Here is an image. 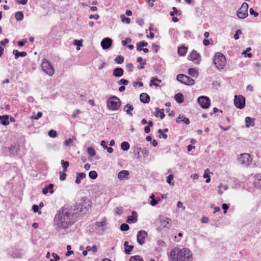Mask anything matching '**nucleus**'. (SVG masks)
Instances as JSON below:
<instances>
[{"instance_id": "nucleus-28", "label": "nucleus", "mask_w": 261, "mask_h": 261, "mask_svg": "<svg viewBox=\"0 0 261 261\" xmlns=\"http://www.w3.org/2000/svg\"><path fill=\"white\" fill-rule=\"evenodd\" d=\"M155 115L156 117H160L161 119H163L165 117L164 109H160L159 108H156Z\"/></svg>"}, {"instance_id": "nucleus-15", "label": "nucleus", "mask_w": 261, "mask_h": 261, "mask_svg": "<svg viewBox=\"0 0 261 261\" xmlns=\"http://www.w3.org/2000/svg\"><path fill=\"white\" fill-rule=\"evenodd\" d=\"M137 217L138 215L137 213L135 211L132 212V216H128L127 217L126 222L128 223H135L137 222Z\"/></svg>"}, {"instance_id": "nucleus-5", "label": "nucleus", "mask_w": 261, "mask_h": 261, "mask_svg": "<svg viewBox=\"0 0 261 261\" xmlns=\"http://www.w3.org/2000/svg\"><path fill=\"white\" fill-rule=\"evenodd\" d=\"M41 68L47 74L52 76L54 73V68L46 59H43L41 64Z\"/></svg>"}, {"instance_id": "nucleus-42", "label": "nucleus", "mask_w": 261, "mask_h": 261, "mask_svg": "<svg viewBox=\"0 0 261 261\" xmlns=\"http://www.w3.org/2000/svg\"><path fill=\"white\" fill-rule=\"evenodd\" d=\"M89 176L91 178H92L93 179H94L97 178V173L95 171H91L89 173Z\"/></svg>"}, {"instance_id": "nucleus-14", "label": "nucleus", "mask_w": 261, "mask_h": 261, "mask_svg": "<svg viewBox=\"0 0 261 261\" xmlns=\"http://www.w3.org/2000/svg\"><path fill=\"white\" fill-rule=\"evenodd\" d=\"M112 40L110 38H106L101 41V46L103 49L110 47L112 45Z\"/></svg>"}, {"instance_id": "nucleus-7", "label": "nucleus", "mask_w": 261, "mask_h": 261, "mask_svg": "<svg viewBox=\"0 0 261 261\" xmlns=\"http://www.w3.org/2000/svg\"><path fill=\"white\" fill-rule=\"evenodd\" d=\"M248 5L243 3L241 7L237 11V15L240 19H244L248 16Z\"/></svg>"}, {"instance_id": "nucleus-19", "label": "nucleus", "mask_w": 261, "mask_h": 261, "mask_svg": "<svg viewBox=\"0 0 261 261\" xmlns=\"http://www.w3.org/2000/svg\"><path fill=\"white\" fill-rule=\"evenodd\" d=\"M245 126L246 127L253 126L255 125L254 119L250 117H246L245 119Z\"/></svg>"}, {"instance_id": "nucleus-4", "label": "nucleus", "mask_w": 261, "mask_h": 261, "mask_svg": "<svg viewBox=\"0 0 261 261\" xmlns=\"http://www.w3.org/2000/svg\"><path fill=\"white\" fill-rule=\"evenodd\" d=\"M107 106L111 110H117L120 106V100L117 97L113 96L108 99Z\"/></svg>"}, {"instance_id": "nucleus-43", "label": "nucleus", "mask_w": 261, "mask_h": 261, "mask_svg": "<svg viewBox=\"0 0 261 261\" xmlns=\"http://www.w3.org/2000/svg\"><path fill=\"white\" fill-rule=\"evenodd\" d=\"M88 153L91 156H94L95 155V151L92 147H89L87 150Z\"/></svg>"}, {"instance_id": "nucleus-18", "label": "nucleus", "mask_w": 261, "mask_h": 261, "mask_svg": "<svg viewBox=\"0 0 261 261\" xmlns=\"http://www.w3.org/2000/svg\"><path fill=\"white\" fill-rule=\"evenodd\" d=\"M53 187H54V185L53 184H50L46 186L42 189V193L44 194H46L48 192L50 193V194H53L54 193Z\"/></svg>"}, {"instance_id": "nucleus-30", "label": "nucleus", "mask_w": 261, "mask_h": 261, "mask_svg": "<svg viewBox=\"0 0 261 261\" xmlns=\"http://www.w3.org/2000/svg\"><path fill=\"white\" fill-rule=\"evenodd\" d=\"M175 99L178 103H181L184 101V96L181 93H178L175 95Z\"/></svg>"}, {"instance_id": "nucleus-62", "label": "nucleus", "mask_w": 261, "mask_h": 261, "mask_svg": "<svg viewBox=\"0 0 261 261\" xmlns=\"http://www.w3.org/2000/svg\"><path fill=\"white\" fill-rule=\"evenodd\" d=\"M218 189L222 188L224 191H226L228 189V186L226 185H223L222 184H220L218 187Z\"/></svg>"}, {"instance_id": "nucleus-55", "label": "nucleus", "mask_w": 261, "mask_h": 261, "mask_svg": "<svg viewBox=\"0 0 261 261\" xmlns=\"http://www.w3.org/2000/svg\"><path fill=\"white\" fill-rule=\"evenodd\" d=\"M131 42V39L129 38H126L125 40H122L121 43L123 46H125L127 43Z\"/></svg>"}, {"instance_id": "nucleus-13", "label": "nucleus", "mask_w": 261, "mask_h": 261, "mask_svg": "<svg viewBox=\"0 0 261 261\" xmlns=\"http://www.w3.org/2000/svg\"><path fill=\"white\" fill-rule=\"evenodd\" d=\"M200 58V55L195 50H192L188 57L189 60L194 62L196 64L199 62Z\"/></svg>"}, {"instance_id": "nucleus-56", "label": "nucleus", "mask_w": 261, "mask_h": 261, "mask_svg": "<svg viewBox=\"0 0 261 261\" xmlns=\"http://www.w3.org/2000/svg\"><path fill=\"white\" fill-rule=\"evenodd\" d=\"M172 10H173V11H171L170 12V15L171 16H173L175 14H177L178 13V11L177 9L175 7H173L172 8Z\"/></svg>"}, {"instance_id": "nucleus-40", "label": "nucleus", "mask_w": 261, "mask_h": 261, "mask_svg": "<svg viewBox=\"0 0 261 261\" xmlns=\"http://www.w3.org/2000/svg\"><path fill=\"white\" fill-rule=\"evenodd\" d=\"M120 18L121 19V21L123 22H125L127 24H129L130 22V19L129 18L126 17L124 14H121L120 15Z\"/></svg>"}, {"instance_id": "nucleus-25", "label": "nucleus", "mask_w": 261, "mask_h": 261, "mask_svg": "<svg viewBox=\"0 0 261 261\" xmlns=\"http://www.w3.org/2000/svg\"><path fill=\"white\" fill-rule=\"evenodd\" d=\"M13 54L14 55L15 59H17L19 57H24L27 55L25 51L19 52L18 50L16 49H15L13 51Z\"/></svg>"}, {"instance_id": "nucleus-41", "label": "nucleus", "mask_w": 261, "mask_h": 261, "mask_svg": "<svg viewBox=\"0 0 261 261\" xmlns=\"http://www.w3.org/2000/svg\"><path fill=\"white\" fill-rule=\"evenodd\" d=\"M129 261H143V260L139 255H135L130 258Z\"/></svg>"}, {"instance_id": "nucleus-17", "label": "nucleus", "mask_w": 261, "mask_h": 261, "mask_svg": "<svg viewBox=\"0 0 261 261\" xmlns=\"http://www.w3.org/2000/svg\"><path fill=\"white\" fill-rule=\"evenodd\" d=\"M129 172L127 170H122L120 171L118 174V178L120 180L123 179H128Z\"/></svg>"}, {"instance_id": "nucleus-51", "label": "nucleus", "mask_w": 261, "mask_h": 261, "mask_svg": "<svg viewBox=\"0 0 261 261\" xmlns=\"http://www.w3.org/2000/svg\"><path fill=\"white\" fill-rule=\"evenodd\" d=\"M51 255L54 258H51L50 261H58L60 259V257L55 253H53Z\"/></svg>"}, {"instance_id": "nucleus-26", "label": "nucleus", "mask_w": 261, "mask_h": 261, "mask_svg": "<svg viewBox=\"0 0 261 261\" xmlns=\"http://www.w3.org/2000/svg\"><path fill=\"white\" fill-rule=\"evenodd\" d=\"M134 110V107L132 105L127 103L124 108V111L127 114L130 116H133L132 111Z\"/></svg>"}, {"instance_id": "nucleus-36", "label": "nucleus", "mask_w": 261, "mask_h": 261, "mask_svg": "<svg viewBox=\"0 0 261 261\" xmlns=\"http://www.w3.org/2000/svg\"><path fill=\"white\" fill-rule=\"evenodd\" d=\"M158 82L159 83H161V81L159 79H158L157 77H153L151 78V80H150V86H151L152 85H153L154 86L157 87L158 86V84L154 83V82Z\"/></svg>"}, {"instance_id": "nucleus-52", "label": "nucleus", "mask_w": 261, "mask_h": 261, "mask_svg": "<svg viewBox=\"0 0 261 261\" xmlns=\"http://www.w3.org/2000/svg\"><path fill=\"white\" fill-rule=\"evenodd\" d=\"M66 177V172H64V171L62 172H60V179L61 180H64L65 179Z\"/></svg>"}, {"instance_id": "nucleus-8", "label": "nucleus", "mask_w": 261, "mask_h": 261, "mask_svg": "<svg viewBox=\"0 0 261 261\" xmlns=\"http://www.w3.org/2000/svg\"><path fill=\"white\" fill-rule=\"evenodd\" d=\"M176 79L178 81L187 85H193L195 83L193 79L182 74H178Z\"/></svg>"}, {"instance_id": "nucleus-11", "label": "nucleus", "mask_w": 261, "mask_h": 261, "mask_svg": "<svg viewBox=\"0 0 261 261\" xmlns=\"http://www.w3.org/2000/svg\"><path fill=\"white\" fill-rule=\"evenodd\" d=\"M159 221L161 225L165 228L169 229L171 227V220L170 218L160 216L159 217Z\"/></svg>"}, {"instance_id": "nucleus-46", "label": "nucleus", "mask_w": 261, "mask_h": 261, "mask_svg": "<svg viewBox=\"0 0 261 261\" xmlns=\"http://www.w3.org/2000/svg\"><path fill=\"white\" fill-rule=\"evenodd\" d=\"M242 32L241 30H238L236 31L235 34L233 36V38L235 40H238L240 38L239 35L242 34Z\"/></svg>"}, {"instance_id": "nucleus-45", "label": "nucleus", "mask_w": 261, "mask_h": 261, "mask_svg": "<svg viewBox=\"0 0 261 261\" xmlns=\"http://www.w3.org/2000/svg\"><path fill=\"white\" fill-rule=\"evenodd\" d=\"M48 135L50 138H54L57 137V132L52 129L48 132Z\"/></svg>"}, {"instance_id": "nucleus-39", "label": "nucleus", "mask_w": 261, "mask_h": 261, "mask_svg": "<svg viewBox=\"0 0 261 261\" xmlns=\"http://www.w3.org/2000/svg\"><path fill=\"white\" fill-rule=\"evenodd\" d=\"M61 163L63 167L64 172H66L67 171V168L69 166V162L68 161H65L64 160H61Z\"/></svg>"}, {"instance_id": "nucleus-38", "label": "nucleus", "mask_w": 261, "mask_h": 261, "mask_svg": "<svg viewBox=\"0 0 261 261\" xmlns=\"http://www.w3.org/2000/svg\"><path fill=\"white\" fill-rule=\"evenodd\" d=\"M173 177H174L173 175L170 174L167 176V179H166V182L171 186H173L174 184V182H172V180H173Z\"/></svg>"}, {"instance_id": "nucleus-2", "label": "nucleus", "mask_w": 261, "mask_h": 261, "mask_svg": "<svg viewBox=\"0 0 261 261\" xmlns=\"http://www.w3.org/2000/svg\"><path fill=\"white\" fill-rule=\"evenodd\" d=\"M169 259L171 261H193V256L189 248L175 247L170 251Z\"/></svg>"}, {"instance_id": "nucleus-31", "label": "nucleus", "mask_w": 261, "mask_h": 261, "mask_svg": "<svg viewBox=\"0 0 261 261\" xmlns=\"http://www.w3.org/2000/svg\"><path fill=\"white\" fill-rule=\"evenodd\" d=\"M15 17L17 21H20L23 20L24 15L22 12L18 11L15 13Z\"/></svg>"}, {"instance_id": "nucleus-34", "label": "nucleus", "mask_w": 261, "mask_h": 261, "mask_svg": "<svg viewBox=\"0 0 261 261\" xmlns=\"http://www.w3.org/2000/svg\"><path fill=\"white\" fill-rule=\"evenodd\" d=\"M209 170L208 169H206L204 171V173L203 174V178H206L205 182L206 183H209L211 181V178L208 174Z\"/></svg>"}, {"instance_id": "nucleus-44", "label": "nucleus", "mask_w": 261, "mask_h": 261, "mask_svg": "<svg viewBox=\"0 0 261 261\" xmlns=\"http://www.w3.org/2000/svg\"><path fill=\"white\" fill-rule=\"evenodd\" d=\"M124 58L122 56H117L115 59V61L118 64H121L123 62Z\"/></svg>"}, {"instance_id": "nucleus-47", "label": "nucleus", "mask_w": 261, "mask_h": 261, "mask_svg": "<svg viewBox=\"0 0 261 261\" xmlns=\"http://www.w3.org/2000/svg\"><path fill=\"white\" fill-rule=\"evenodd\" d=\"M88 251H92L93 252H96L97 248L96 245H93L92 247L90 246H87L86 248Z\"/></svg>"}, {"instance_id": "nucleus-24", "label": "nucleus", "mask_w": 261, "mask_h": 261, "mask_svg": "<svg viewBox=\"0 0 261 261\" xmlns=\"http://www.w3.org/2000/svg\"><path fill=\"white\" fill-rule=\"evenodd\" d=\"M124 246L125 248L124 250L125 254H130V252L133 250V249L134 248V246L133 245H129L128 242L127 241L124 242Z\"/></svg>"}, {"instance_id": "nucleus-49", "label": "nucleus", "mask_w": 261, "mask_h": 261, "mask_svg": "<svg viewBox=\"0 0 261 261\" xmlns=\"http://www.w3.org/2000/svg\"><path fill=\"white\" fill-rule=\"evenodd\" d=\"M126 68L127 69V71H129V72H132L133 71V69H134V66L133 65L130 63H127L126 64Z\"/></svg>"}, {"instance_id": "nucleus-12", "label": "nucleus", "mask_w": 261, "mask_h": 261, "mask_svg": "<svg viewBox=\"0 0 261 261\" xmlns=\"http://www.w3.org/2000/svg\"><path fill=\"white\" fill-rule=\"evenodd\" d=\"M147 237V232L145 230H140L138 232L137 235V240L138 243L142 245L145 242V239Z\"/></svg>"}, {"instance_id": "nucleus-6", "label": "nucleus", "mask_w": 261, "mask_h": 261, "mask_svg": "<svg viewBox=\"0 0 261 261\" xmlns=\"http://www.w3.org/2000/svg\"><path fill=\"white\" fill-rule=\"evenodd\" d=\"M239 162L243 167H247L252 162V158L248 153H243L238 159Z\"/></svg>"}, {"instance_id": "nucleus-23", "label": "nucleus", "mask_w": 261, "mask_h": 261, "mask_svg": "<svg viewBox=\"0 0 261 261\" xmlns=\"http://www.w3.org/2000/svg\"><path fill=\"white\" fill-rule=\"evenodd\" d=\"M86 176V175L84 173H76V177L75 179V183L77 184H79L81 183L82 179L85 178Z\"/></svg>"}, {"instance_id": "nucleus-10", "label": "nucleus", "mask_w": 261, "mask_h": 261, "mask_svg": "<svg viewBox=\"0 0 261 261\" xmlns=\"http://www.w3.org/2000/svg\"><path fill=\"white\" fill-rule=\"evenodd\" d=\"M197 102L203 109H207L210 106V99L205 96H201L197 99Z\"/></svg>"}, {"instance_id": "nucleus-35", "label": "nucleus", "mask_w": 261, "mask_h": 261, "mask_svg": "<svg viewBox=\"0 0 261 261\" xmlns=\"http://www.w3.org/2000/svg\"><path fill=\"white\" fill-rule=\"evenodd\" d=\"M82 40H74L73 42V44L76 46V49L80 50V47L82 46Z\"/></svg>"}, {"instance_id": "nucleus-58", "label": "nucleus", "mask_w": 261, "mask_h": 261, "mask_svg": "<svg viewBox=\"0 0 261 261\" xmlns=\"http://www.w3.org/2000/svg\"><path fill=\"white\" fill-rule=\"evenodd\" d=\"M42 116V113L41 112H39L37 113V115L34 117H32V119L38 120L40 118H41Z\"/></svg>"}, {"instance_id": "nucleus-54", "label": "nucleus", "mask_w": 261, "mask_h": 261, "mask_svg": "<svg viewBox=\"0 0 261 261\" xmlns=\"http://www.w3.org/2000/svg\"><path fill=\"white\" fill-rule=\"evenodd\" d=\"M160 47L159 46L153 44L152 45L151 49L152 50L154 53H157L158 50L159 49Z\"/></svg>"}, {"instance_id": "nucleus-22", "label": "nucleus", "mask_w": 261, "mask_h": 261, "mask_svg": "<svg viewBox=\"0 0 261 261\" xmlns=\"http://www.w3.org/2000/svg\"><path fill=\"white\" fill-rule=\"evenodd\" d=\"M0 121L3 125L7 126L9 125V116L8 115L0 116Z\"/></svg>"}, {"instance_id": "nucleus-32", "label": "nucleus", "mask_w": 261, "mask_h": 261, "mask_svg": "<svg viewBox=\"0 0 261 261\" xmlns=\"http://www.w3.org/2000/svg\"><path fill=\"white\" fill-rule=\"evenodd\" d=\"M188 74L193 77H196L198 75V72L196 69L190 68L188 69Z\"/></svg>"}, {"instance_id": "nucleus-20", "label": "nucleus", "mask_w": 261, "mask_h": 261, "mask_svg": "<svg viewBox=\"0 0 261 261\" xmlns=\"http://www.w3.org/2000/svg\"><path fill=\"white\" fill-rule=\"evenodd\" d=\"M176 122L177 123H180V122H183L184 123L186 124H189L190 123V120L188 118L184 117L183 115H179L178 118H177Z\"/></svg>"}, {"instance_id": "nucleus-60", "label": "nucleus", "mask_w": 261, "mask_h": 261, "mask_svg": "<svg viewBox=\"0 0 261 261\" xmlns=\"http://www.w3.org/2000/svg\"><path fill=\"white\" fill-rule=\"evenodd\" d=\"M159 200H160V199H159L158 200H156L155 199H152L150 201V204L151 206H154L158 203V202Z\"/></svg>"}, {"instance_id": "nucleus-29", "label": "nucleus", "mask_w": 261, "mask_h": 261, "mask_svg": "<svg viewBox=\"0 0 261 261\" xmlns=\"http://www.w3.org/2000/svg\"><path fill=\"white\" fill-rule=\"evenodd\" d=\"M178 54L181 56H184L186 55L187 51V48L185 46H181L178 48Z\"/></svg>"}, {"instance_id": "nucleus-53", "label": "nucleus", "mask_w": 261, "mask_h": 261, "mask_svg": "<svg viewBox=\"0 0 261 261\" xmlns=\"http://www.w3.org/2000/svg\"><path fill=\"white\" fill-rule=\"evenodd\" d=\"M249 13L250 15H253L255 17L258 16V13L257 12L255 11L252 8H250L249 9Z\"/></svg>"}, {"instance_id": "nucleus-3", "label": "nucleus", "mask_w": 261, "mask_h": 261, "mask_svg": "<svg viewBox=\"0 0 261 261\" xmlns=\"http://www.w3.org/2000/svg\"><path fill=\"white\" fill-rule=\"evenodd\" d=\"M213 63L218 70H222L226 65V58L224 55L218 52L213 57Z\"/></svg>"}, {"instance_id": "nucleus-50", "label": "nucleus", "mask_w": 261, "mask_h": 261, "mask_svg": "<svg viewBox=\"0 0 261 261\" xmlns=\"http://www.w3.org/2000/svg\"><path fill=\"white\" fill-rule=\"evenodd\" d=\"M81 113V111L80 109H76L75 112L72 114V117L74 119L77 117V115Z\"/></svg>"}, {"instance_id": "nucleus-57", "label": "nucleus", "mask_w": 261, "mask_h": 261, "mask_svg": "<svg viewBox=\"0 0 261 261\" xmlns=\"http://www.w3.org/2000/svg\"><path fill=\"white\" fill-rule=\"evenodd\" d=\"M119 85H126L128 84V82L127 80H125V79H121L119 82Z\"/></svg>"}, {"instance_id": "nucleus-59", "label": "nucleus", "mask_w": 261, "mask_h": 261, "mask_svg": "<svg viewBox=\"0 0 261 261\" xmlns=\"http://www.w3.org/2000/svg\"><path fill=\"white\" fill-rule=\"evenodd\" d=\"M39 206L34 204L32 206V210L35 213L38 212L39 214H41V212H39Z\"/></svg>"}, {"instance_id": "nucleus-33", "label": "nucleus", "mask_w": 261, "mask_h": 261, "mask_svg": "<svg viewBox=\"0 0 261 261\" xmlns=\"http://www.w3.org/2000/svg\"><path fill=\"white\" fill-rule=\"evenodd\" d=\"M129 144L127 142H123L121 144V148L124 151L128 150L129 148Z\"/></svg>"}, {"instance_id": "nucleus-64", "label": "nucleus", "mask_w": 261, "mask_h": 261, "mask_svg": "<svg viewBox=\"0 0 261 261\" xmlns=\"http://www.w3.org/2000/svg\"><path fill=\"white\" fill-rule=\"evenodd\" d=\"M123 209L122 207H117L116 208V213L118 215H121L122 213Z\"/></svg>"}, {"instance_id": "nucleus-21", "label": "nucleus", "mask_w": 261, "mask_h": 261, "mask_svg": "<svg viewBox=\"0 0 261 261\" xmlns=\"http://www.w3.org/2000/svg\"><path fill=\"white\" fill-rule=\"evenodd\" d=\"M140 99L142 102L148 103L150 100V97L147 94L143 93L140 94Z\"/></svg>"}, {"instance_id": "nucleus-63", "label": "nucleus", "mask_w": 261, "mask_h": 261, "mask_svg": "<svg viewBox=\"0 0 261 261\" xmlns=\"http://www.w3.org/2000/svg\"><path fill=\"white\" fill-rule=\"evenodd\" d=\"M177 206L178 208H181L183 211L185 210V209H186V207L183 206L182 203L180 201H178L177 203Z\"/></svg>"}, {"instance_id": "nucleus-1", "label": "nucleus", "mask_w": 261, "mask_h": 261, "mask_svg": "<svg viewBox=\"0 0 261 261\" xmlns=\"http://www.w3.org/2000/svg\"><path fill=\"white\" fill-rule=\"evenodd\" d=\"M74 213L71 208L64 206L56 215L54 223L59 229H66L74 223Z\"/></svg>"}, {"instance_id": "nucleus-9", "label": "nucleus", "mask_w": 261, "mask_h": 261, "mask_svg": "<svg viewBox=\"0 0 261 261\" xmlns=\"http://www.w3.org/2000/svg\"><path fill=\"white\" fill-rule=\"evenodd\" d=\"M234 105L239 109H242L245 105V98L243 95H235L234 98Z\"/></svg>"}, {"instance_id": "nucleus-61", "label": "nucleus", "mask_w": 261, "mask_h": 261, "mask_svg": "<svg viewBox=\"0 0 261 261\" xmlns=\"http://www.w3.org/2000/svg\"><path fill=\"white\" fill-rule=\"evenodd\" d=\"M73 142V140L71 138H69L68 139H67L65 142H64V144L66 146H69Z\"/></svg>"}, {"instance_id": "nucleus-27", "label": "nucleus", "mask_w": 261, "mask_h": 261, "mask_svg": "<svg viewBox=\"0 0 261 261\" xmlns=\"http://www.w3.org/2000/svg\"><path fill=\"white\" fill-rule=\"evenodd\" d=\"M123 74V70L121 68H115L113 72V74L116 77H120Z\"/></svg>"}, {"instance_id": "nucleus-16", "label": "nucleus", "mask_w": 261, "mask_h": 261, "mask_svg": "<svg viewBox=\"0 0 261 261\" xmlns=\"http://www.w3.org/2000/svg\"><path fill=\"white\" fill-rule=\"evenodd\" d=\"M253 184L254 186V187L259 189L261 188V176L259 175H257L254 176Z\"/></svg>"}, {"instance_id": "nucleus-48", "label": "nucleus", "mask_w": 261, "mask_h": 261, "mask_svg": "<svg viewBox=\"0 0 261 261\" xmlns=\"http://www.w3.org/2000/svg\"><path fill=\"white\" fill-rule=\"evenodd\" d=\"M129 226L127 224H125V223H123L120 226V229L122 231L128 230L129 229Z\"/></svg>"}, {"instance_id": "nucleus-37", "label": "nucleus", "mask_w": 261, "mask_h": 261, "mask_svg": "<svg viewBox=\"0 0 261 261\" xmlns=\"http://www.w3.org/2000/svg\"><path fill=\"white\" fill-rule=\"evenodd\" d=\"M106 219L105 218H103L102 220L100 221L96 222V225L98 227H103L106 225Z\"/></svg>"}]
</instances>
